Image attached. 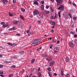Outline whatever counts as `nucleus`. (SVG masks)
<instances>
[{
  "mask_svg": "<svg viewBox=\"0 0 77 77\" xmlns=\"http://www.w3.org/2000/svg\"><path fill=\"white\" fill-rule=\"evenodd\" d=\"M20 18L21 19L23 20H24V17H23V15H20Z\"/></svg>",
  "mask_w": 77,
  "mask_h": 77,
  "instance_id": "20",
  "label": "nucleus"
},
{
  "mask_svg": "<svg viewBox=\"0 0 77 77\" xmlns=\"http://www.w3.org/2000/svg\"><path fill=\"white\" fill-rule=\"evenodd\" d=\"M46 9H48L49 8V6L48 5H46L45 7Z\"/></svg>",
  "mask_w": 77,
  "mask_h": 77,
  "instance_id": "43",
  "label": "nucleus"
},
{
  "mask_svg": "<svg viewBox=\"0 0 77 77\" xmlns=\"http://www.w3.org/2000/svg\"><path fill=\"white\" fill-rule=\"evenodd\" d=\"M69 45L71 47H74V44L72 42H69Z\"/></svg>",
  "mask_w": 77,
  "mask_h": 77,
  "instance_id": "8",
  "label": "nucleus"
},
{
  "mask_svg": "<svg viewBox=\"0 0 77 77\" xmlns=\"http://www.w3.org/2000/svg\"><path fill=\"white\" fill-rule=\"evenodd\" d=\"M54 49H55V50H58V47L57 46L54 47Z\"/></svg>",
  "mask_w": 77,
  "mask_h": 77,
  "instance_id": "33",
  "label": "nucleus"
},
{
  "mask_svg": "<svg viewBox=\"0 0 77 77\" xmlns=\"http://www.w3.org/2000/svg\"><path fill=\"white\" fill-rule=\"evenodd\" d=\"M38 17L39 19H42L43 18V15L41 13H39L38 14Z\"/></svg>",
  "mask_w": 77,
  "mask_h": 77,
  "instance_id": "6",
  "label": "nucleus"
},
{
  "mask_svg": "<svg viewBox=\"0 0 77 77\" xmlns=\"http://www.w3.org/2000/svg\"><path fill=\"white\" fill-rule=\"evenodd\" d=\"M40 3L41 4H42V5H44V1H42L40 2Z\"/></svg>",
  "mask_w": 77,
  "mask_h": 77,
  "instance_id": "39",
  "label": "nucleus"
},
{
  "mask_svg": "<svg viewBox=\"0 0 77 77\" xmlns=\"http://www.w3.org/2000/svg\"><path fill=\"white\" fill-rule=\"evenodd\" d=\"M58 16L60 18V12H58Z\"/></svg>",
  "mask_w": 77,
  "mask_h": 77,
  "instance_id": "34",
  "label": "nucleus"
},
{
  "mask_svg": "<svg viewBox=\"0 0 77 77\" xmlns=\"http://www.w3.org/2000/svg\"><path fill=\"white\" fill-rule=\"evenodd\" d=\"M70 12H71V13H73L74 12V11H73V10L72 9L70 10Z\"/></svg>",
  "mask_w": 77,
  "mask_h": 77,
  "instance_id": "40",
  "label": "nucleus"
},
{
  "mask_svg": "<svg viewBox=\"0 0 77 77\" xmlns=\"http://www.w3.org/2000/svg\"><path fill=\"white\" fill-rule=\"evenodd\" d=\"M46 56H47V54H46V53H44L42 55V57H45Z\"/></svg>",
  "mask_w": 77,
  "mask_h": 77,
  "instance_id": "26",
  "label": "nucleus"
},
{
  "mask_svg": "<svg viewBox=\"0 0 77 77\" xmlns=\"http://www.w3.org/2000/svg\"><path fill=\"white\" fill-rule=\"evenodd\" d=\"M46 60H47L48 61V62H50V61H51V60H52V59L51 58H48L46 59Z\"/></svg>",
  "mask_w": 77,
  "mask_h": 77,
  "instance_id": "15",
  "label": "nucleus"
},
{
  "mask_svg": "<svg viewBox=\"0 0 77 77\" xmlns=\"http://www.w3.org/2000/svg\"><path fill=\"white\" fill-rule=\"evenodd\" d=\"M73 20L74 21H75V20H77V18H76L75 17H74L73 18Z\"/></svg>",
  "mask_w": 77,
  "mask_h": 77,
  "instance_id": "37",
  "label": "nucleus"
},
{
  "mask_svg": "<svg viewBox=\"0 0 77 77\" xmlns=\"http://www.w3.org/2000/svg\"><path fill=\"white\" fill-rule=\"evenodd\" d=\"M12 15H13H13H15V13H12Z\"/></svg>",
  "mask_w": 77,
  "mask_h": 77,
  "instance_id": "59",
  "label": "nucleus"
},
{
  "mask_svg": "<svg viewBox=\"0 0 77 77\" xmlns=\"http://www.w3.org/2000/svg\"><path fill=\"white\" fill-rule=\"evenodd\" d=\"M4 63H10V61H4Z\"/></svg>",
  "mask_w": 77,
  "mask_h": 77,
  "instance_id": "28",
  "label": "nucleus"
},
{
  "mask_svg": "<svg viewBox=\"0 0 77 77\" xmlns=\"http://www.w3.org/2000/svg\"><path fill=\"white\" fill-rule=\"evenodd\" d=\"M57 44H59L60 43V42L59 41H58L57 42Z\"/></svg>",
  "mask_w": 77,
  "mask_h": 77,
  "instance_id": "61",
  "label": "nucleus"
},
{
  "mask_svg": "<svg viewBox=\"0 0 77 77\" xmlns=\"http://www.w3.org/2000/svg\"><path fill=\"white\" fill-rule=\"evenodd\" d=\"M41 9L42 11H44V5H42L41 6Z\"/></svg>",
  "mask_w": 77,
  "mask_h": 77,
  "instance_id": "13",
  "label": "nucleus"
},
{
  "mask_svg": "<svg viewBox=\"0 0 77 77\" xmlns=\"http://www.w3.org/2000/svg\"><path fill=\"white\" fill-rule=\"evenodd\" d=\"M42 40L41 39H36L32 43V44H34V45H36L38 44V43H39V42L41 41Z\"/></svg>",
  "mask_w": 77,
  "mask_h": 77,
  "instance_id": "2",
  "label": "nucleus"
},
{
  "mask_svg": "<svg viewBox=\"0 0 77 77\" xmlns=\"http://www.w3.org/2000/svg\"><path fill=\"white\" fill-rule=\"evenodd\" d=\"M51 18L52 19H53V18H54V16H51Z\"/></svg>",
  "mask_w": 77,
  "mask_h": 77,
  "instance_id": "62",
  "label": "nucleus"
},
{
  "mask_svg": "<svg viewBox=\"0 0 77 77\" xmlns=\"http://www.w3.org/2000/svg\"><path fill=\"white\" fill-rule=\"evenodd\" d=\"M52 41H54V42H56V39H53Z\"/></svg>",
  "mask_w": 77,
  "mask_h": 77,
  "instance_id": "60",
  "label": "nucleus"
},
{
  "mask_svg": "<svg viewBox=\"0 0 77 77\" xmlns=\"http://www.w3.org/2000/svg\"><path fill=\"white\" fill-rule=\"evenodd\" d=\"M32 77H38L37 76L35 75H32Z\"/></svg>",
  "mask_w": 77,
  "mask_h": 77,
  "instance_id": "64",
  "label": "nucleus"
},
{
  "mask_svg": "<svg viewBox=\"0 0 77 77\" xmlns=\"http://www.w3.org/2000/svg\"><path fill=\"white\" fill-rule=\"evenodd\" d=\"M72 5L73 6H76V5H75V4L74 2H72Z\"/></svg>",
  "mask_w": 77,
  "mask_h": 77,
  "instance_id": "35",
  "label": "nucleus"
},
{
  "mask_svg": "<svg viewBox=\"0 0 77 77\" xmlns=\"http://www.w3.org/2000/svg\"><path fill=\"white\" fill-rule=\"evenodd\" d=\"M71 26L72 28H74V25L73 24Z\"/></svg>",
  "mask_w": 77,
  "mask_h": 77,
  "instance_id": "54",
  "label": "nucleus"
},
{
  "mask_svg": "<svg viewBox=\"0 0 77 77\" xmlns=\"http://www.w3.org/2000/svg\"><path fill=\"white\" fill-rule=\"evenodd\" d=\"M53 47V44H51L50 45V48L51 49H52V47Z\"/></svg>",
  "mask_w": 77,
  "mask_h": 77,
  "instance_id": "31",
  "label": "nucleus"
},
{
  "mask_svg": "<svg viewBox=\"0 0 77 77\" xmlns=\"http://www.w3.org/2000/svg\"><path fill=\"white\" fill-rule=\"evenodd\" d=\"M8 30L10 31H11V30H16V28H15V26H13V28L8 29Z\"/></svg>",
  "mask_w": 77,
  "mask_h": 77,
  "instance_id": "10",
  "label": "nucleus"
},
{
  "mask_svg": "<svg viewBox=\"0 0 77 77\" xmlns=\"http://www.w3.org/2000/svg\"><path fill=\"white\" fill-rule=\"evenodd\" d=\"M68 15H69L70 18H72V15H71V13H69Z\"/></svg>",
  "mask_w": 77,
  "mask_h": 77,
  "instance_id": "30",
  "label": "nucleus"
},
{
  "mask_svg": "<svg viewBox=\"0 0 77 77\" xmlns=\"http://www.w3.org/2000/svg\"><path fill=\"white\" fill-rule=\"evenodd\" d=\"M35 59H32L31 61V63H33L35 62Z\"/></svg>",
  "mask_w": 77,
  "mask_h": 77,
  "instance_id": "27",
  "label": "nucleus"
},
{
  "mask_svg": "<svg viewBox=\"0 0 77 77\" xmlns=\"http://www.w3.org/2000/svg\"><path fill=\"white\" fill-rule=\"evenodd\" d=\"M50 11H51V12H53L54 11V9H53L52 10H50Z\"/></svg>",
  "mask_w": 77,
  "mask_h": 77,
  "instance_id": "45",
  "label": "nucleus"
},
{
  "mask_svg": "<svg viewBox=\"0 0 77 77\" xmlns=\"http://www.w3.org/2000/svg\"><path fill=\"white\" fill-rule=\"evenodd\" d=\"M26 33H30V30H28L26 31Z\"/></svg>",
  "mask_w": 77,
  "mask_h": 77,
  "instance_id": "47",
  "label": "nucleus"
},
{
  "mask_svg": "<svg viewBox=\"0 0 77 77\" xmlns=\"http://www.w3.org/2000/svg\"><path fill=\"white\" fill-rule=\"evenodd\" d=\"M64 9V6L63 5H61L60 7H59L57 9V10H61V11H63Z\"/></svg>",
  "mask_w": 77,
  "mask_h": 77,
  "instance_id": "7",
  "label": "nucleus"
},
{
  "mask_svg": "<svg viewBox=\"0 0 77 77\" xmlns=\"http://www.w3.org/2000/svg\"><path fill=\"white\" fill-rule=\"evenodd\" d=\"M38 77H41V73L40 72H38Z\"/></svg>",
  "mask_w": 77,
  "mask_h": 77,
  "instance_id": "21",
  "label": "nucleus"
},
{
  "mask_svg": "<svg viewBox=\"0 0 77 77\" xmlns=\"http://www.w3.org/2000/svg\"><path fill=\"white\" fill-rule=\"evenodd\" d=\"M63 70H61L60 72L61 76H63L64 75V73H63Z\"/></svg>",
  "mask_w": 77,
  "mask_h": 77,
  "instance_id": "11",
  "label": "nucleus"
},
{
  "mask_svg": "<svg viewBox=\"0 0 77 77\" xmlns=\"http://www.w3.org/2000/svg\"><path fill=\"white\" fill-rule=\"evenodd\" d=\"M16 45H17L16 44H11V46H12V47H15V46H16Z\"/></svg>",
  "mask_w": 77,
  "mask_h": 77,
  "instance_id": "29",
  "label": "nucleus"
},
{
  "mask_svg": "<svg viewBox=\"0 0 77 77\" xmlns=\"http://www.w3.org/2000/svg\"><path fill=\"white\" fill-rule=\"evenodd\" d=\"M3 66V65H0V68H2Z\"/></svg>",
  "mask_w": 77,
  "mask_h": 77,
  "instance_id": "55",
  "label": "nucleus"
},
{
  "mask_svg": "<svg viewBox=\"0 0 77 77\" xmlns=\"http://www.w3.org/2000/svg\"><path fill=\"white\" fill-rule=\"evenodd\" d=\"M8 25L6 24V25H3L2 26V27L3 28H5L6 27H8Z\"/></svg>",
  "mask_w": 77,
  "mask_h": 77,
  "instance_id": "16",
  "label": "nucleus"
},
{
  "mask_svg": "<svg viewBox=\"0 0 77 77\" xmlns=\"http://www.w3.org/2000/svg\"><path fill=\"white\" fill-rule=\"evenodd\" d=\"M21 10L22 12H25V9H24L23 8H21Z\"/></svg>",
  "mask_w": 77,
  "mask_h": 77,
  "instance_id": "22",
  "label": "nucleus"
},
{
  "mask_svg": "<svg viewBox=\"0 0 77 77\" xmlns=\"http://www.w3.org/2000/svg\"><path fill=\"white\" fill-rule=\"evenodd\" d=\"M51 32H52V33H54V30L53 29H51Z\"/></svg>",
  "mask_w": 77,
  "mask_h": 77,
  "instance_id": "48",
  "label": "nucleus"
},
{
  "mask_svg": "<svg viewBox=\"0 0 77 77\" xmlns=\"http://www.w3.org/2000/svg\"><path fill=\"white\" fill-rule=\"evenodd\" d=\"M45 14H48L50 13V11L45 10Z\"/></svg>",
  "mask_w": 77,
  "mask_h": 77,
  "instance_id": "17",
  "label": "nucleus"
},
{
  "mask_svg": "<svg viewBox=\"0 0 77 77\" xmlns=\"http://www.w3.org/2000/svg\"><path fill=\"white\" fill-rule=\"evenodd\" d=\"M4 73V72H3V71H2V72H0V74H3Z\"/></svg>",
  "mask_w": 77,
  "mask_h": 77,
  "instance_id": "57",
  "label": "nucleus"
},
{
  "mask_svg": "<svg viewBox=\"0 0 77 77\" xmlns=\"http://www.w3.org/2000/svg\"><path fill=\"white\" fill-rule=\"evenodd\" d=\"M13 23L14 24L17 25V26L20 27H22V26H23V24L20 21L14 20L13 21Z\"/></svg>",
  "mask_w": 77,
  "mask_h": 77,
  "instance_id": "1",
  "label": "nucleus"
},
{
  "mask_svg": "<svg viewBox=\"0 0 77 77\" xmlns=\"http://www.w3.org/2000/svg\"><path fill=\"white\" fill-rule=\"evenodd\" d=\"M0 76H1V77H4V75H0Z\"/></svg>",
  "mask_w": 77,
  "mask_h": 77,
  "instance_id": "63",
  "label": "nucleus"
},
{
  "mask_svg": "<svg viewBox=\"0 0 77 77\" xmlns=\"http://www.w3.org/2000/svg\"><path fill=\"white\" fill-rule=\"evenodd\" d=\"M51 23H52L53 26H55L56 25V23L54 21L51 22Z\"/></svg>",
  "mask_w": 77,
  "mask_h": 77,
  "instance_id": "24",
  "label": "nucleus"
},
{
  "mask_svg": "<svg viewBox=\"0 0 77 77\" xmlns=\"http://www.w3.org/2000/svg\"><path fill=\"white\" fill-rule=\"evenodd\" d=\"M55 62L54 61H52L51 62H50L49 63L50 66H53L54 64V63Z\"/></svg>",
  "mask_w": 77,
  "mask_h": 77,
  "instance_id": "12",
  "label": "nucleus"
},
{
  "mask_svg": "<svg viewBox=\"0 0 77 77\" xmlns=\"http://www.w3.org/2000/svg\"><path fill=\"white\" fill-rule=\"evenodd\" d=\"M2 2H3V3H5V2H6V3H8V0H0Z\"/></svg>",
  "mask_w": 77,
  "mask_h": 77,
  "instance_id": "14",
  "label": "nucleus"
},
{
  "mask_svg": "<svg viewBox=\"0 0 77 77\" xmlns=\"http://www.w3.org/2000/svg\"><path fill=\"white\" fill-rule=\"evenodd\" d=\"M11 68H15V66L14 65H13L11 67Z\"/></svg>",
  "mask_w": 77,
  "mask_h": 77,
  "instance_id": "52",
  "label": "nucleus"
},
{
  "mask_svg": "<svg viewBox=\"0 0 77 77\" xmlns=\"http://www.w3.org/2000/svg\"><path fill=\"white\" fill-rule=\"evenodd\" d=\"M20 54H23V53H24V51H22L21 52H20Z\"/></svg>",
  "mask_w": 77,
  "mask_h": 77,
  "instance_id": "51",
  "label": "nucleus"
},
{
  "mask_svg": "<svg viewBox=\"0 0 77 77\" xmlns=\"http://www.w3.org/2000/svg\"><path fill=\"white\" fill-rule=\"evenodd\" d=\"M13 74H11L9 75V77H12V76H13Z\"/></svg>",
  "mask_w": 77,
  "mask_h": 77,
  "instance_id": "42",
  "label": "nucleus"
},
{
  "mask_svg": "<svg viewBox=\"0 0 77 77\" xmlns=\"http://www.w3.org/2000/svg\"><path fill=\"white\" fill-rule=\"evenodd\" d=\"M66 77H69V74L68 73L66 75Z\"/></svg>",
  "mask_w": 77,
  "mask_h": 77,
  "instance_id": "38",
  "label": "nucleus"
},
{
  "mask_svg": "<svg viewBox=\"0 0 77 77\" xmlns=\"http://www.w3.org/2000/svg\"><path fill=\"white\" fill-rule=\"evenodd\" d=\"M48 74H49V76L50 77H51L52 76V75H51V73L50 72H48Z\"/></svg>",
  "mask_w": 77,
  "mask_h": 77,
  "instance_id": "23",
  "label": "nucleus"
},
{
  "mask_svg": "<svg viewBox=\"0 0 77 77\" xmlns=\"http://www.w3.org/2000/svg\"><path fill=\"white\" fill-rule=\"evenodd\" d=\"M74 37H75V38H77V34H75L74 35Z\"/></svg>",
  "mask_w": 77,
  "mask_h": 77,
  "instance_id": "56",
  "label": "nucleus"
},
{
  "mask_svg": "<svg viewBox=\"0 0 77 77\" xmlns=\"http://www.w3.org/2000/svg\"><path fill=\"white\" fill-rule=\"evenodd\" d=\"M37 22H38L39 24H41L42 23V21H41V20H37Z\"/></svg>",
  "mask_w": 77,
  "mask_h": 77,
  "instance_id": "36",
  "label": "nucleus"
},
{
  "mask_svg": "<svg viewBox=\"0 0 77 77\" xmlns=\"http://www.w3.org/2000/svg\"><path fill=\"white\" fill-rule=\"evenodd\" d=\"M50 10H52L53 9V7H50Z\"/></svg>",
  "mask_w": 77,
  "mask_h": 77,
  "instance_id": "53",
  "label": "nucleus"
},
{
  "mask_svg": "<svg viewBox=\"0 0 77 77\" xmlns=\"http://www.w3.org/2000/svg\"><path fill=\"white\" fill-rule=\"evenodd\" d=\"M56 2H57V5L58 6L60 5L61 3H62L63 1L62 0H56Z\"/></svg>",
  "mask_w": 77,
  "mask_h": 77,
  "instance_id": "5",
  "label": "nucleus"
},
{
  "mask_svg": "<svg viewBox=\"0 0 77 77\" xmlns=\"http://www.w3.org/2000/svg\"><path fill=\"white\" fill-rule=\"evenodd\" d=\"M47 69L49 71H51V68L50 67H48Z\"/></svg>",
  "mask_w": 77,
  "mask_h": 77,
  "instance_id": "32",
  "label": "nucleus"
},
{
  "mask_svg": "<svg viewBox=\"0 0 77 77\" xmlns=\"http://www.w3.org/2000/svg\"><path fill=\"white\" fill-rule=\"evenodd\" d=\"M39 13V11H38V10L37 9H35L33 12V14L34 16L37 15Z\"/></svg>",
  "mask_w": 77,
  "mask_h": 77,
  "instance_id": "3",
  "label": "nucleus"
},
{
  "mask_svg": "<svg viewBox=\"0 0 77 77\" xmlns=\"http://www.w3.org/2000/svg\"><path fill=\"white\" fill-rule=\"evenodd\" d=\"M13 2L14 3H16V0H13Z\"/></svg>",
  "mask_w": 77,
  "mask_h": 77,
  "instance_id": "49",
  "label": "nucleus"
},
{
  "mask_svg": "<svg viewBox=\"0 0 77 77\" xmlns=\"http://www.w3.org/2000/svg\"><path fill=\"white\" fill-rule=\"evenodd\" d=\"M65 61L66 62H68L69 61V58L68 57H66L65 58Z\"/></svg>",
  "mask_w": 77,
  "mask_h": 77,
  "instance_id": "9",
  "label": "nucleus"
},
{
  "mask_svg": "<svg viewBox=\"0 0 77 77\" xmlns=\"http://www.w3.org/2000/svg\"><path fill=\"white\" fill-rule=\"evenodd\" d=\"M7 44L9 45H12V43H7Z\"/></svg>",
  "mask_w": 77,
  "mask_h": 77,
  "instance_id": "44",
  "label": "nucleus"
},
{
  "mask_svg": "<svg viewBox=\"0 0 77 77\" xmlns=\"http://www.w3.org/2000/svg\"><path fill=\"white\" fill-rule=\"evenodd\" d=\"M5 24V22H2L1 23V25H3L4 24Z\"/></svg>",
  "mask_w": 77,
  "mask_h": 77,
  "instance_id": "46",
  "label": "nucleus"
},
{
  "mask_svg": "<svg viewBox=\"0 0 77 77\" xmlns=\"http://www.w3.org/2000/svg\"><path fill=\"white\" fill-rule=\"evenodd\" d=\"M41 48H42V47H40L39 48H38L37 49V51H40Z\"/></svg>",
  "mask_w": 77,
  "mask_h": 77,
  "instance_id": "25",
  "label": "nucleus"
},
{
  "mask_svg": "<svg viewBox=\"0 0 77 77\" xmlns=\"http://www.w3.org/2000/svg\"><path fill=\"white\" fill-rule=\"evenodd\" d=\"M9 16H10V17H12L13 15H12V14H11L10 13V12H9Z\"/></svg>",
  "mask_w": 77,
  "mask_h": 77,
  "instance_id": "41",
  "label": "nucleus"
},
{
  "mask_svg": "<svg viewBox=\"0 0 77 77\" xmlns=\"http://www.w3.org/2000/svg\"><path fill=\"white\" fill-rule=\"evenodd\" d=\"M54 75H55V76H57V74L56 73H54Z\"/></svg>",
  "mask_w": 77,
  "mask_h": 77,
  "instance_id": "58",
  "label": "nucleus"
},
{
  "mask_svg": "<svg viewBox=\"0 0 77 77\" xmlns=\"http://www.w3.org/2000/svg\"><path fill=\"white\" fill-rule=\"evenodd\" d=\"M63 16L64 18H66L67 19H68V18H69V16L68 15V14H66V13L65 12H64L63 14Z\"/></svg>",
  "mask_w": 77,
  "mask_h": 77,
  "instance_id": "4",
  "label": "nucleus"
},
{
  "mask_svg": "<svg viewBox=\"0 0 77 77\" xmlns=\"http://www.w3.org/2000/svg\"><path fill=\"white\" fill-rule=\"evenodd\" d=\"M58 16V14L56 13H55V16H54L55 18H57Z\"/></svg>",
  "mask_w": 77,
  "mask_h": 77,
  "instance_id": "19",
  "label": "nucleus"
},
{
  "mask_svg": "<svg viewBox=\"0 0 77 77\" xmlns=\"http://www.w3.org/2000/svg\"><path fill=\"white\" fill-rule=\"evenodd\" d=\"M16 35H17L18 36H20L21 35V34H20V33H18L16 34Z\"/></svg>",
  "mask_w": 77,
  "mask_h": 77,
  "instance_id": "50",
  "label": "nucleus"
},
{
  "mask_svg": "<svg viewBox=\"0 0 77 77\" xmlns=\"http://www.w3.org/2000/svg\"><path fill=\"white\" fill-rule=\"evenodd\" d=\"M33 5H38V3L36 1H35L33 3Z\"/></svg>",
  "mask_w": 77,
  "mask_h": 77,
  "instance_id": "18",
  "label": "nucleus"
}]
</instances>
